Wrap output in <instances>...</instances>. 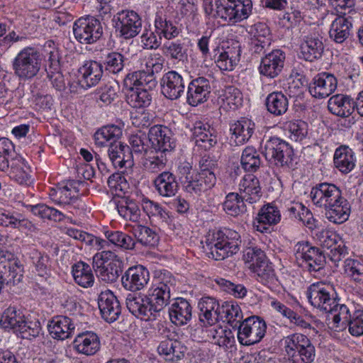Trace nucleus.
<instances>
[{"label": "nucleus", "instance_id": "nucleus-25", "mask_svg": "<svg viewBox=\"0 0 363 363\" xmlns=\"http://www.w3.org/2000/svg\"><path fill=\"white\" fill-rule=\"evenodd\" d=\"M154 186L157 192L162 197L174 196L179 190V183L176 176L167 171L157 176L154 180Z\"/></svg>", "mask_w": 363, "mask_h": 363}, {"label": "nucleus", "instance_id": "nucleus-32", "mask_svg": "<svg viewBox=\"0 0 363 363\" xmlns=\"http://www.w3.org/2000/svg\"><path fill=\"white\" fill-rule=\"evenodd\" d=\"M123 85L125 88L144 87L149 90L155 86L156 82L153 74L143 67L138 71L128 73L123 80Z\"/></svg>", "mask_w": 363, "mask_h": 363}, {"label": "nucleus", "instance_id": "nucleus-53", "mask_svg": "<svg viewBox=\"0 0 363 363\" xmlns=\"http://www.w3.org/2000/svg\"><path fill=\"white\" fill-rule=\"evenodd\" d=\"M158 352L160 355H163L169 361L180 359L184 356L183 352L179 350V344L168 338L161 341L158 346Z\"/></svg>", "mask_w": 363, "mask_h": 363}, {"label": "nucleus", "instance_id": "nucleus-46", "mask_svg": "<svg viewBox=\"0 0 363 363\" xmlns=\"http://www.w3.org/2000/svg\"><path fill=\"white\" fill-rule=\"evenodd\" d=\"M240 162L246 172H257L262 164L259 153L252 146L246 147L241 155Z\"/></svg>", "mask_w": 363, "mask_h": 363}, {"label": "nucleus", "instance_id": "nucleus-24", "mask_svg": "<svg viewBox=\"0 0 363 363\" xmlns=\"http://www.w3.org/2000/svg\"><path fill=\"white\" fill-rule=\"evenodd\" d=\"M98 305L103 318L107 322L114 321L121 312L120 306L116 298L109 291L101 293Z\"/></svg>", "mask_w": 363, "mask_h": 363}, {"label": "nucleus", "instance_id": "nucleus-27", "mask_svg": "<svg viewBox=\"0 0 363 363\" xmlns=\"http://www.w3.org/2000/svg\"><path fill=\"white\" fill-rule=\"evenodd\" d=\"M255 123L249 118H241L230 125L231 140L237 145L247 142L254 133Z\"/></svg>", "mask_w": 363, "mask_h": 363}, {"label": "nucleus", "instance_id": "nucleus-1", "mask_svg": "<svg viewBox=\"0 0 363 363\" xmlns=\"http://www.w3.org/2000/svg\"><path fill=\"white\" fill-rule=\"evenodd\" d=\"M311 198L315 206L325 209V216L330 222L340 224L348 219L350 205L334 184H317L311 191Z\"/></svg>", "mask_w": 363, "mask_h": 363}, {"label": "nucleus", "instance_id": "nucleus-36", "mask_svg": "<svg viewBox=\"0 0 363 363\" xmlns=\"http://www.w3.org/2000/svg\"><path fill=\"white\" fill-rule=\"evenodd\" d=\"M126 101L133 108H143L147 107L152 101L149 90L144 87L125 88Z\"/></svg>", "mask_w": 363, "mask_h": 363}, {"label": "nucleus", "instance_id": "nucleus-34", "mask_svg": "<svg viewBox=\"0 0 363 363\" xmlns=\"http://www.w3.org/2000/svg\"><path fill=\"white\" fill-rule=\"evenodd\" d=\"M240 45L236 43L233 46L228 47L219 55L216 65L221 70L231 71L240 62Z\"/></svg>", "mask_w": 363, "mask_h": 363}, {"label": "nucleus", "instance_id": "nucleus-10", "mask_svg": "<svg viewBox=\"0 0 363 363\" xmlns=\"http://www.w3.org/2000/svg\"><path fill=\"white\" fill-rule=\"evenodd\" d=\"M308 299L314 307L326 312H332L334 308L338 306L332 286L324 283H317L309 288Z\"/></svg>", "mask_w": 363, "mask_h": 363}, {"label": "nucleus", "instance_id": "nucleus-62", "mask_svg": "<svg viewBox=\"0 0 363 363\" xmlns=\"http://www.w3.org/2000/svg\"><path fill=\"white\" fill-rule=\"evenodd\" d=\"M301 257L312 271L319 270L325 262V255L321 251H306L301 253Z\"/></svg>", "mask_w": 363, "mask_h": 363}, {"label": "nucleus", "instance_id": "nucleus-6", "mask_svg": "<svg viewBox=\"0 0 363 363\" xmlns=\"http://www.w3.org/2000/svg\"><path fill=\"white\" fill-rule=\"evenodd\" d=\"M203 248L209 250H231L240 247V235L231 229L209 230L204 239L201 240Z\"/></svg>", "mask_w": 363, "mask_h": 363}, {"label": "nucleus", "instance_id": "nucleus-31", "mask_svg": "<svg viewBox=\"0 0 363 363\" xmlns=\"http://www.w3.org/2000/svg\"><path fill=\"white\" fill-rule=\"evenodd\" d=\"M333 162L335 167L342 174H348L355 167L354 153L346 145L337 147L334 153Z\"/></svg>", "mask_w": 363, "mask_h": 363}, {"label": "nucleus", "instance_id": "nucleus-60", "mask_svg": "<svg viewBox=\"0 0 363 363\" xmlns=\"http://www.w3.org/2000/svg\"><path fill=\"white\" fill-rule=\"evenodd\" d=\"M140 41L142 47L147 50H156L162 45V39L155 28L154 30L145 28L140 36Z\"/></svg>", "mask_w": 363, "mask_h": 363}, {"label": "nucleus", "instance_id": "nucleus-49", "mask_svg": "<svg viewBox=\"0 0 363 363\" xmlns=\"http://www.w3.org/2000/svg\"><path fill=\"white\" fill-rule=\"evenodd\" d=\"M128 310L135 316H147L152 313V308L147 296H141L130 297L127 300Z\"/></svg>", "mask_w": 363, "mask_h": 363}, {"label": "nucleus", "instance_id": "nucleus-12", "mask_svg": "<svg viewBox=\"0 0 363 363\" xmlns=\"http://www.w3.org/2000/svg\"><path fill=\"white\" fill-rule=\"evenodd\" d=\"M148 139L152 149L167 154H170L176 147V141L171 130L162 125H156L150 128Z\"/></svg>", "mask_w": 363, "mask_h": 363}, {"label": "nucleus", "instance_id": "nucleus-33", "mask_svg": "<svg viewBox=\"0 0 363 363\" xmlns=\"http://www.w3.org/2000/svg\"><path fill=\"white\" fill-rule=\"evenodd\" d=\"M74 344L77 352L86 355L94 354L100 348L99 337L91 332L79 334L76 337Z\"/></svg>", "mask_w": 363, "mask_h": 363}, {"label": "nucleus", "instance_id": "nucleus-44", "mask_svg": "<svg viewBox=\"0 0 363 363\" xmlns=\"http://www.w3.org/2000/svg\"><path fill=\"white\" fill-rule=\"evenodd\" d=\"M169 154L151 150L143 162V166L148 172L156 173L162 170L167 164Z\"/></svg>", "mask_w": 363, "mask_h": 363}, {"label": "nucleus", "instance_id": "nucleus-64", "mask_svg": "<svg viewBox=\"0 0 363 363\" xmlns=\"http://www.w3.org/2000/svg\"><path fill=\"white\" fill-rule=\"evenodd\" d=\"M345 268L346 273L354 281L363 280V260L348 259Z\"/></svg>", "mask_w": 363, "mask_h": 363}, {"label": "nucleus", "instance_id": "nucleus-61", "mask_svg": "<svg viewBox=\"0 0 363 363\" xmlns=\"http://www.w3.org/2000/svg\"><path fill=\"white\" fill-rule=\"evenodd\" d=\"M163 53L172 60H183L186 55L183 44L179 41L166 42L162 48Z\"/></svg>", "mask_w": 363, "mask_h": 363}, {"label": "nucleus", "instance_id": "nucleus-19", "mask_svg": "<svg viewBox=\"0 0 363 363\" xmlns=\"http://www.w3.org/2000/svg\"><path fill=\"white\" fill-rule=\"evenodd\" d=\"M103 72V66L100 62L94 60L85 62L79 69L80 85L84 88L96 85L101 79Z\"/></svg>", "mask_w": 363, "mask_h": 363}, {"label": "nucleus", "instance_id": "nucleus-59", "mask_svg": "<svg viewBox=\"0 0 363 363\" xmlns=\"http://www.w3.org/2000/svg\"><path fill=\"white\" fill-rule=\"evenodd\" d=\"M309 339L302 334H294L284 337L281 342L288 354L298 352Z\"/></svg>", "mask_w": 363, "mask_h": 363}, {"label": "nucleus", "instance_id": "nucleus-54", "mask_svg": "<svg viewBox=\"0 0 363 363\" xmlns=\"http://www.w3.org/2000/svg\"><path fill=\"white\" fill-rule=\"evenodd\" d=\"M73 277L75 281L83 287L91 286L94 276L90 267L84 262H78L73 267Z\"/></svg>", "mask_w": 363, "mask_h": 363}, {"label": "nucleus", "instance_id": "nucleus-42", "mask_svg": "<svg viewBox=\"0 0 363 363\" xmlns=\"http://www.w3.org/2000/svg\"><path fill=\"white\" fill-rule=\"evenodd\" d=\"M169 316L172 322L175 325H184L191 316L190 304L184 299L177 300L172 304Z\"/></svg>", "mask_w": 363, "mask_h": 363}, {"label": "nucleus", "instance_id": "nucleus-26", "mask_svg": "<svg viewBox=\"0 0 363 363\" xmlns=\"http://www.w3.org/2000/svg\"><path fill=\"white\" fill-rule=\"evenodd\" d=\"M328 108L334 115L348 117L354 111L356 105L355 101L350 96L336 94L329 99Z\"/></svg>", "mask_w": 363, "mask_h": 363}, {"label": "nucleus", "instance_id": "nucleus-35", "mask_svg": "<svg viewBox=\"0 0 363 363\" xmlns=\"http://www.w3.org/2000/svg\"><path fill=\"white\" fill-rule=\"evenodd\" d=\"M119 215L124 219L138 223L140 220L141 212L138 203L132 196L122 198L117 204Z\"/></svg>", "mask_w": 363, "mask_h": 363}, {"label": "nucleus", "instance_id": "nucleus-9", "mask_svg": "<svg viewBox=\"0 0 363 363\" xmlns=\"http://www.w3.org/2000/svg\"><path fill=\"white\" fill-rule=\"evenodd\" d=\"M113 21L116 31L125 40L135 38L142 29V18L133 10L125 9L118 11L114 15Z\"/></svg>", "mask_w": 363, "mask_h": 363}, {"label": "nucleus", "instance_id": "nucleus-57", "mask_svg": "<svg viewBox=\"0 0 363 363\" xmlns=\"http://www.w3.org/2000/svg\"><path fill=\"white\" fill-rule=\"evenodd\" d=\"M219 98L230 108L235 109L242 103V94L241 91L233 86H226L220 95Z\"/></svg>", "mask_w": 363, "mask_h": 363}, {"label": "nucleus", "instance_id": "nucleus-8", "mask_svg": "<svg viewBox=\"0 0 363 363\" xmlns=\"http://www.w3.org/2000/svg\"><path fill=\"white\" fill-rule=\"evenodd\" d=\"M264 156L267 160L277 166L289 167L292 164L294 151L285 141L272 138L265 144Z\"/></svg>", "mask_w": 363, "mask_h": 363}, {"label": "nucleus", "instance_id": "nucleus-18", "mask_svg": "<svg viewBox=\"0 0 363 363\" xmlns=\"http://www.w3.org/2000/svg\"><path fill=\"white\" fill-rule=\"evenodd\" d=\"M281 220V213L278 208L272 204H267L259 210L253 223L254 228L260 233H269L271 228Z\"/></svg>", "mask_w": 363, "mask_h": 363}, {"label": "nucleus", "instance_id": "nucleus-43", "mask_svg": "<svg viewBox=\"0 0 363 363\" xmlns=\"http://www.w3.org/2000/svg\"><path fill=\"white\" fill-rule=\"evenodd\" d=\"M245 200L238 193L231 192L226 195L223 203V210L232 216H238L247 211Z\"/></svg>", "mask_w": 363, "mask_h": 363}, {"label": "nucleus", "instance_id": "nucleus-21", "mask_svg": "<svg viewBox=\"0 0 363 363\" xmlns=\"http://www.w3.org/2000/svg\"><path fill=\"white\" fill-rule=\"evenodd\" d=\"M324 50L323 38L317 33L305 36L301 44V53L307 61L312 62L322 56Z\"/></svg>", "mask_w": 363, "mask_h": 363}, {"label": "nucleus", "instance_id": "nucleus-50", "mask_svg": "<svg viewBox=\"0 0 363 363\" xmlns=\"http://www.w3.org/2000/svg\"><path fill=\"white\" fill-rule=\"evenodd\" d=\"M132 232L138 241L144 246L154 247L158 242V237L150 228L135 224L132 228Z\"/></svg>", "mask_w": 363, "mask_h": 363}, {"label": "nucleus", "instance_id": "nucleus-11", "mask_svg": "<svg viewBox=\"0 0 363 363\" xmlns=\"http://www.w3.org/2000/svg\"><path fill=\"white\" fill-rule=\"evenodd\" d=\"M266 331L265 323L257 317H250L239 327L238 339L241 344L253 345L260 341Z\"/></svg>", "mask_w": 363, "mask_h": 363}, {"label": "nucleus", "instance_id": "nucleus-41", "mask_svg": "<svg viewBox=\"0 0 363 363\" xmlns=\"http://www.w3.org/2000/svg\"><path fill=\"white\" fill-rule=\"evenodd\" d=\"M267 111L274 116H279L285 113L289 107V101L286 95L281 91H274L266 99Z\"/></svg>", "mask_w": 363, "mask_h": 363}, {"label": "nucleus", "instance_id": "nucleus-52", "mask_svg": "<svg viewBox=\"0 0 363 363\" xmlns=\"http://www.w3.org/2000/svg\"><path fill=\"white\" fill-rule=\"evenodd\" d=\"M107 239L106 247H109V243L113 244L116 247H122L124 250H133L134 247V242L132 238L125 233L120 231H106L105 233ZM106 241V240H104Z\"/></svg>", "mask_w": 363, "mask_h": 363}, {"label": "nucleus", "instance_id": "nucleus-47", "mask_svg": "<svg viewBox=\"0 0 363 363\" xmlns=\"http://www.w3.org/2000/svg\"><path fill=\"white\" fill-rule=\"evenodd\" d=\"M170 298L169 289L165 284L156 287L150 297V306L152 311L157 312L164 308L169 302Z\"/></svg>", "mask_w": 363, "mask_h": 363}, {"label": "nucleus", "instance_id": "nucleus-56", "mask_svg": "<svg viewBox=\"0 0 363 363\" xmlns=\"http://www.w3.org/2000/svg\"><path fill=\"white\" fill-rule=\"evenodd\" d=\"M284 127L289 132L291 139L295 141H301L308 134V123L301 120L286 122Z\"/></svg>", "mask_w": 363, "mask_h": 363}, {"label": "nucleus", "instance_id": "nucleus-23", "mask_svg": "<svg viewBox=\"0 0 363 363\" xmlns=\"http://www.w3.org/2000/svg\"><path fill=\"white\" fill-rule=\"evenodd\" d=\"M239 191L249 203H256L262 196L259 181L252 174H245L240 180Z\"/></svg>", "mask_w": 363, "mask_h": 363}, {"label": "nucleus", "instance_id": "nucleus-63", "mask_svg": "<svg viewBox=\"0 0 363 363\" xmlns=\"http://www.w3.org/2000/svg\"><path fill=\"white\" fill-rule=\"evenodd\" d=\"M200 172L199 174L204 176L206 179L212 177L213 182L216 183V170L218 167L217 161L208 156H203L200 162Z\"/></svg>", "mask_w": 363, "mask_h": 363}, {"label": "nucleus", "instance_id": "nucleus-29", "mask_svg": "<svg viewBox=\"0 0 363 363\" xmlns=\"http://www.w3.org/2000/svg\"><path fill=\"white\" fill-rule=\"evenodd\" d=\"M154 28L162 40H170L177 38L179 34V29L172 21L167 20L166 15L162 11L156 12L154 19Z\"/></svg>", "mask_w": 363, "mask_h": 363}, {"label": "nucleus", "instance_id": "nucleus-2", "mask_svg": "<svg viewBox=\"0 0 363 363\" xmlns=\"http://www.w3.org/2000/svg\"><path fill=\"white\" fill-rule=\"evenodd\" d=\"M122 133V128L120 126L108 125L99 129L94 135L96 145L108 146V157L116 169L131 168L134 164L130 146L118 142Z\"/></svg>", "mask_w": 363, "mask_h": 363}, {"label": "nucleus", "instance_id": "nucleus-15", "mask_svg": "<svg viewBox=\"0 0 363 363\" xmlns=\"http://www.w3.org/2000/svg\"><path fill=\"white\" fill-rule=\"evenodd\" d=\"M285 58V52L281 50H274L269 52L261 60L259 74L268 78H275L281 72Z\"/></svg>", "mask_w": 363, "mask_h": 363}, {"label": "nucleus", "instance_id": "nucleus-20", "mask_svg": "<svg viewBox=\"0 0 363 363\" xmlns=\"http://www.w3.org/2000/svg\"><path fill=\"white\" fill-rule=\"evenodd\" d=\"M252 35L251 47L255 53L264 52L272 43V37L269 27L264 23H257L250 30Z\"/></svg>", "mask_w": 363, "mask_h": 363}, {"label": "nucleus", "instance_id": "nucleus-13", "mask_svg": "<svg viewBox=\"0 0 363 363\" xmlns=\"http://www.w3.org/2000/svg\"><path fill=\"white\" fill-rule=\"evenodd\" d=\"M337 84V80L333 74L321 72L313 78L308 85V91L314 98L325 99L335 91Z\"/></svg>", "mask_w": 363, "mask_h": 363}, {"label": "nucleus", "instance_id": "nucleus-30", "mask_svg": "<svg viewBox=\"0 0 363 363\" xmlns=\"http://www.w3.org/2000/svg\"><path fill=\"white\" fill-rule=\"evenodd\" d=\"M352 27L351 16H337L330 25V38L337 43H342L350 36Z\"/></svg>", "mask_w": 363, "mask_h": 363}, {"label": "nucleus", "instance_id": "nucleus-37", "mask_svg": "<svg viewBox=\"0 0 363 363\" xmlns=\"http://www.w3.org/2000/svg\"><path fill=\"white\" fill-rule=\"evenodd\" d=\"M200 307V320L202 322L208 325H213L218 322L220 317V305L216 299L205 297L201 299Z\"/></svg>", "mask_w": 363, "mask_h": 363}, {"label": "nucleus", "instance_id": "nucleus-14", "mask_svg": "<svg viewBox=\"0 0 363 363\" xmlns=\"http://www.w3.org/2000/svg\"><path fill=\"white\" fill-rule=\"evenodd\" d=\"M211 86L210 81L203 77L192 79L187 87L186 102L191 106H197L207 101Z\"/></svg>", "mask_w": 363, "mask_h": 363}, {"label": "nucleus", "instance_id": "nucleus-39", "mask_svg": "<svg viewBox=\"0 0 363 363\" xmlns=\"http://www.w3.org/2000/svg\"><path fill=\"white\" fill-rule=\"evenodd\" d=\"M216 183L212 180V177L206 178L199 173L194 176H188L187 180H184L185 190L190 194H200L215 186Z\"/></svg>", "mask_w": 363, "mask_h": 363}, {"label": "nucleus", "instance_id": "nucleus-22", "mask_svg": "<svg viewBox=\"0 0 363 363\" xmlns=\"http://www.w3.org/2000/svg\"><path fill=\"white\" fill-rule=\"evenodd\" d=\"M149 279L148 271L141 265L130 267L122 277L123 286L130 291L143 288Z\"/></svg>", "mask_w": 363, "mask_h": 363}, {"label": "nucleus", "instance_id": "nucleus-45", "mask_svg": "<svg viewBox=\"0 0 363 363\" xmlns=\"http://www.w3.org/2000/svg\"><path fill=\"white\" fill-rule=\"evenodd\" d=\"M71 321L67 317L54 318L48 326L50 334L55 339L65 340L71 333Z\"/></svg>", "mask_w": 363, "mask_h": 363}, {"label": "nucleus", "instance_id": "nucleus-5", "mask_svg": "<svg viewBox=\"0 0 363 363\" xmlns=\"http://www.w3.org/2000/svg\"><path fill=\"white\" fill-rule=\"evenodd\" d=\"M75 39L82 44H93L103 35L101 21L92 16H86L77 19L73 25Z\"/></svg>", "mask_w": 363, "mask_h": 363}, {"label": "nucleus", "instance_id": "nucleus-17", "mask_svg": "<svg viewBox=\"0 0 363 363\" xmlns=\"http://www.w3.org/2000/svg\"><path fill=\"white\" fill-rule=\"evenodd\" d=\"M184 82L182 76L176 71L165 73L161 79V90L164 96L171 100L181 97L184 91Z\"/></svg>", "mask_w": 363, "mask_h": 363}, {"label": "nucleus", "instance_id": "nucleus-55", "mask_svg": "<svg viewBox=\"0 0 363 363\" xmlns=\"http://www.w3.org/2000/svg\"><path fill=\"white\" fill-rule=\"evenodd\" d=\"M140 68L145 69L151 74L160 73L163 67L165 62L164 57L160 53H152L140 59Z\"/></svg>", "mask_w": 363, "mask_h": 363}, {"label": "nucleus", "instance_id": "nucleus-3", "mask_svg": "<svg viewBox=\"0 0 363 363\" xmlns=\"http://www.w3.org/2000/svg\"><path fill=\"white\" fill-rule=\"evenodd\" d=\"M43 55L35 47L27 46L21 50L12 61V69L20 80H30L41 69Z\"/></svg>", "mask_w": 363, "mask_h": 363}, {"label": "nucleus", "instance_id": "nucleus-48", "mask_svg": "<svg viewBox=\"0 0 363 363\" xmlns=\"http://www.w3.org/2000/svg\"><path fill=\"white\" fill-rule=\"evenodd\" d=\"M27 208L35 216L42 219H48L55 222H60L64 220L65 215L53 207H50L44 203L29 205Z\"/></svg>", "mask_w": 363, "mask_h": 363}, {"label": "nucleus", "instance_id": "nucleus-40", "mask_svg": "<svg viewBox=\"0 0 363 363\" xmlns=\"http://www.w3.org/2000/svg\"><path fill=\"white\" fill-rule=\"evenodd\" d=\"M140 204L143 211L151 220L167 221L168 211L159 203L150 200L147 197H143Z\"/></svg>", "mask_w": 363, "mask_h": 363}, {"label": "nucleus", "instance_id": "nucleus-4", "mask_svg": "<svg viewBox=\"0 0 363 363\" xmlns=\"http://www.w3.org/2000/svg\"><path fill=\"white\" fill-rule=\"evenodd\" d=\"M218 18L228 25H235L246 20L252 11V0H216Z\"/></svg>", "mask_w": 363, "mask_h": 363}, {"label": "nucleus", "instance_id": "nucleus-28", "mask_svg": "<svg viewBox=\"0 0 363 363\" xmlns=\"http://www.w3.org/2000/svg\"><path fill=\"white\" fill-rule=\"evenodd\" d=\"M245 262L252 263L251 269L259 277L267 278L272 272L263 251H247L243 255Z\"/></svg>", "mask_w": 363, "mask_h": 363}, {"label": "nucleus", "instance_id": "nucleus-7", "mask_svg": "<svg viewBox=\"0 0 363 363\" xmlns=\"http://www.w3.org/2000/svg\"><path fill=\"white\" fill-rule=\"evenodd\" d=\"M93 265L101 278L113 281L122 272V262L112 251H101L93 257Z\"/></svg>", "mask_w": 363, "mask_h": 363}, {"label": "nucleus", "instance_id": "nucleus-38", "mask_svg": "<svg viewBox=\"0 0 363 363\" xmlns=\"http://www.w3.org/2000/svg\"><path fill=\"white\" fill-rule=\"evenodd\" d=\"M30 167L21 156H16L11 160L9 177L20 184H28L30 181Z\"/></svg>", "mask_w": 363, "mask_h": 363}, {"label": "nucleus", "instance_id": "nucleus-51", "mask_svg": "<svg viewBox=\"0 0 363 363\" xmlns=\"http://www.w3.org/2000/svg\"><path fill=\"white\" fill-rule=\"evenodd\" d=\"M67 235L74 240H77L81 241L82 245L79 246L80 249L83 247H86L87 246L94 247L95 245H98L101 248H104L106 246V243L107 242L102 239L94 237V235L86 233L85 232H82L79 230L74 228H69L67 230Z\"/></svg>", "mask_w": 363, "mask_h": 363}, {"label": "nucleus", "instance_id": "nucleus-58", "mask_svg": "<svg viewBox=\"0 0 363 363\" xmlns=\"http://www.w3.org/2000/svg\"><path fill=\"white\" fill-rule=\"evenodd\" d=\"M104 64L106 71L112 74H118L123 69L125 57L120 52H111L106 56Z\"/></svg>", "mask_w": 363, "mask_h": 363}, {"label": "nucleus", "instance_id": "nucleus-16", "mask_svg": "<svg viewBox=\"0 0 363 363\" xmlns=\"http://www.w3.org/2000/svg\"><path fill=\"white\" fill-rule=\"evenodd\" d=\"M82 184L79 180H69L62 186L51 189L48 194L55 203L68 205L74 203L78 198L79 187Z\"/></svg>", "mask_w": 363, "mask_h": 363}]
</instances>
